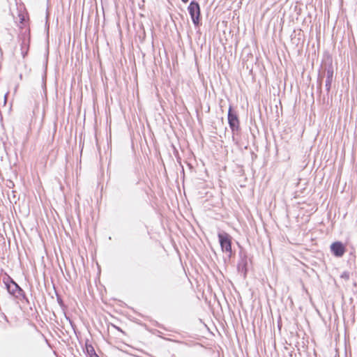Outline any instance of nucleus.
Segmentation results:
<instances>
[{
	"label": "nucleus",
	"mask_w": 357,
	"mask_h": 357,
	"mask_svg": "<svg viewBox=\"0 0 357 357\" xmlns=\"http://www.w3.org/2000/svg\"><path fill=\"white\" fill-rule=\"evenodd\" d=\"M331 252L335 257L340 258L346 252V246L341 241L333 242L330 246Z\"/></svg>",
	"instance_id": "obj_7"
},
{
	"label": "nucleus",
	"mask_w": 357,
	"mask_h": 357,
	"mask_svg": "<svg viewBox=\"0 0 357 357\" xmlns=\"http://www.w3.org/2000/svg\"><path fill=\"white\" fill-rule=\"evenodd\" d=\"M183 3H187L189 0H181Z\"/></svg>",
	"instance_id": "obj_16"
},
{
	"label": "nucleus",
	"mask_w": 357,
	"mask_h": 357,
	"mask_svg": "<svg viewBox=\"0 0 357 357\" xmlns=\"http://www.w3.org/2000/svg\"><path fill=\"white\" fill-rule=\"evenodd\" d=\"M326 79L325 87H326V90L327 93H328L331 88V84L333 82V75H334L333 67V65L331 63H329L326 67Z\"/></svg>",
	"instance_id": "obj_8"
},
{
	"label": "nucleus",
	"mask_w": 357,
	"mask_h": 357,
	"mask_svg": "<svg viewBox=\"0 0 357 357\" xmlns=\"http://www.w3.org/2000/svg\"><path fill=\"white\" fill-rule=\"evenodd\" d=\"M1 316H2L3 319L6 322H9V320H8V317H6V315L4 313H1Z\"/></svg>",
	"instance_id": "obj_14"
},
{
	"label": "nucleus",
	"mask_w": 357,
	"mask_h": 357,
	"mask_svg": "<svg viewBox=\"0 0 357 357\" xmlns=\"http://www.w3.org/2000/svg\"><path fill=\"white\" fill-rule=\"evenodd\" d=\"M3 282L4 283L8 292L15 299L21 301H25L26 303H29V300L26 296L24 291L10 276L6 274L3 278Z\"/></svg>",
	"instance_id": "obj_1"
},
{
	"label": "nucleus",
	"mask_w": 357,
	"mask_h": 357,
	"mask_svg": "<svg viewBox=\"0 0 357 357\" xmlns=\"http://www.w3.org/2000/svg\"><path fill=\"white\" fill-rule=\"evenodd\" d=\"M84 352L87 355L88 357H99L98 355L96 353L93 347L89 342V340H86L85 342Z\"/></svg>",
	"instance_id": "obj_9"
},
{
	"label": "nucleus",
	"mask_w": 357,
	"mask_h": 357,
	"mask_svg": "<svg viewBox=\"0 0 357 357\" xmlns=\"http://www.w3.org/2000/svg\"><path fill=\"white\" fill-rule=\"evenodd\" d=\"M248 257L245 251L239 252V259L237 263V271L243 276V279L247 277L248 271Z\"/></svg>",
	"instance_id": "obj_5"
},
{
	"label": "nucleus",
	"mask_w": 357,
	"mask_h": 357,
	"mask_svg": "<svg viewBox=\"0 0 357 357\" xmlns=\"http://www.w3.org/2000/svg\"><path fill=\"white\" fill-rule=\"evenodd\" d=\"M188 11L195 26H199L201 24V9L199 3L195 0L191 1L188 7Z\"/></svg>",
	"instance_id": "obj_3"
},
{
	"label": "nucleus",
	"mask_w": 357,
	"mask_h": 357,
	"mask_svg": "<svg viewBox=\"0 0 357 357\" xmlns=\"http://www.w3.org/2000/svg\"><path fill=\"white\" fill-rule=\"evenodd\" d=\"M227 120L229 126L232 132V140L237 143L236 136L238 135L241 132L240 120L236 111L234 110L231 105H229Z\"/></svg>",
	"instance_id": "obj_2"
},
{
	"label": "nucleus",
	"mask_w": 357,
	"mask_h": 357,
	"mask_svg": "<svg viewBox=\"0 0 357 357\" xmlns=\"http://www.w3.org/2000/svg\"><path fill=\"white\" fill-rule=\"evenodd\" d=\"M218 237L222 251L228 253V257L230 258L232 254L231 236L225 231H222L218 234Z\"/></svg>",
	"instance_id": "obj_4"
},
{
	"label": "nucleus",
	"mask_w": 357,
	"mask_h": 357,
	"mask_svg": "<svg viewBox=\"0 0 357 357\" xmlns=\"http://www.w3.org/2000/svg\"><path fill=\"white\" fill-rule=\"evenodd\" d=\"M20 78L21 79H22V74H20Z\"/></svg>",
	"instance_id": "obj_17"
},
{
	"label": "nucleus",
	"mask_w": 357,
	"mask_h": 357,
	"mask_svg": "<svg viewBox=\"0 0 357 357\" xmlns=\"http://www.w3.org/2000/svg\"><path fill=\"white\" fill-rule=\"evenodd\" d=\"M340 278L345 280H349L350 278V274L348 271H345L341 273Z\"/></svg>",
	"instance_id": "obj_11"
},
{
	"label": "nucleus",
	"mask_w": 357,
	"mask_h": 357,
	"mask_svg": "<svg viewBox=\"0 0 357 357\" xmlns=\"http://www.w3.org/2000/svg\"><path fill=\"white\" fill-rule=\"evenodd\" d=\"M56 300H57V302L59 304L60 307L61 308H64L66 307L65 305H64V303L61 298V297L59 295H56Z\"/></svg>",
	"instance_id": "obj_12"
},
{
	"label": "nucleus",
	"mask_w": 357,
	"mask_h": 357,
	"mask_svg": "<svg viewBox=\"0 0 357 357\" xmlns=\"http://www.w3.org/2000/svg\"><path fill=\"white\" fill-rule=\"evenodd\" d=\"M324 75H325L324 73H321L319 72V74H318L317 89V92L319 94H321V91H322V90H321L322 82H323V78H324Z\"/></svg>",
	"instance_id": "obj_10"
},
{
	"label": "nucleus",
	"mask_w": 357,
	"mask_h": 357,
	"mask_svg": "<svg viewBox=\"0 0 357 357\" xmlns=\"http://www.w3.org/2000/svg\"><path fill=\"white\" fill-rule=\"evenodd\" d=\"M20 39L21 40V44H20L21 54L22 55V57L24 58L27 55L29 50L30 31L25 30L20 36Z\"/></svg>",
	"instance_id": "obj_6"
},
{
	"label": "nucleus",
	"mask_w": 357,
	"mask_h": 357,
	"mask_svg": "<svg viewBox=\"0 0 357 357\" xmlns=\"http://www.w3.org/2000/svg\"><path fill=\"white\" fill-rule=\"evenodd\" d=\"M19 17H20V22L21 24H23V23H24V20H25V17H24V16L22 14L20 13V14H19Z\"/></svg>",
	"instance_id": "obj_13"
},
{
	"label": "nucleus",
	"mask_w": 357,
	"mask_h": 357,
	"mask_svg": "<svg viewBox=\"0 0 357 357\" xmlns=\"http://www.w3.org/2000/svg\"><path fill=\"white\" fill-rule=\"evenodd\" d=\"M69 321H70V324L72 326V327L74 328L75 325H74L73 322L70 319H69Z\"/></svg>",
	"instance_id": "obj_15"
}]
</instances>
